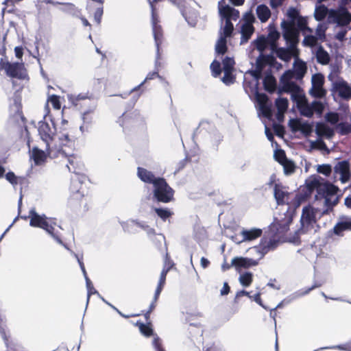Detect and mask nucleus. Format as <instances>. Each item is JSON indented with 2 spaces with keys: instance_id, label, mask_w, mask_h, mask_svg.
<instances>
[{
  "instance_id": "nucleus-18",
  "label": "nucleus",
  "mask_w": 351,
  "mask_h": 351,
  "mask_svg": "<svg viewBox=\"0 0 351 351\" xmlns=\"http://www.w3.org/2000/svg\"><path fill=\"white\" fill-rule=\"evenodd\" d=\"M219 13L226 20L236 21L239 17V12L229 5L219 7Z\"/></svg>"
},
{
  "instance_id": "nucleus-57",
  "label": "nucleus",
  "mask_w": 351,
  "mask_h": 351,
  "mask_svg": "<svg viewBox=\"0 0 351 351\" xmlns=\"http://www.w3.org/2000/svg\"><path fill=\"white\" fill-rule=\"evenodd\" d=\"M256 97L260 107L267 104L269 98L265 93H257Z\"/></svg>"
},
{
  "instance_id": "nucleus-49",
  "label": "nucleus",
  "mask_w": 351,
  "mask_h": 351,
  "mask_svg": "<svg viewBox=\"0 0 351 351\" xmlns=\"http://www.w3.org/2000/svg\"><path fill=\"white\" fill-rule=\"evenodd\" d=\"M317 172L326 176H329L332 172V167L328 164L321 165L317 167Z\"/></svg>"
},
{
  "instance_id": "nucleus-32",
  "label": "nucleus",
  "mask_w": 351,
  "mask_h": 351,
  "mask_svg": "<svg viewBox=\"0 0 351 351\" xmlns=\"http://www.w3.org/2000/svg\"><path fill=\"white\" fill-rule=\"evenodd\" d=\"M275 104L278 110V119H280V117H283V114L287 110L289 101L287 98H278Z\"/></svg>"
},
{
  "instance_id": "nucleus-41",
  "label": "nucleus",
  "mask_w": 351,
  "mask_h": 351,
  "mask_svg": "<svg viewBox=\"0 0 351 351\" xmlns=\"http://www.w3.org/2000/svg\"><path fill=\"white\" fill-rule=\"evenodd\" d=\"M173 267V264H171L169 267H168L167 268L166 267H163V269H162V270L161 271V274H160V279H159V281H158V287L164 288L165 285V282H166V277H167V273L170 271V269Z\"/></svg>"
},
{
  "instance_id": "nucleus-24",
  "label": "nucleus",
  "mask_w": 351,
  "mask_h": 351,
  "mask_svg": "<svg viewBox=\"0 0 351 351\" xmlns=\"http://www.w3.org/2000/svg\"><path fill=\"white\" fill-rule=\"evenodd\" d=\"M256 14L261 23H265L271 16V11L267 5L261 4L256 8Z\"/></svg>"
},
{
  "instance_id": "nucleus-44",
  "label": "nucleus",
  "mask_w": 351,
  "mask_h": 351,
  "mask_svg": "<svg viewBox=\"0 0 351 351\" xmlns=\"http://www.w3.org/2000/svg\"><path fill=\"white\" fill-rule=\"evenodd\" d=\"M322 184L320 183V182L315 178L311 180L306 182V186L310 193H312L315 189L319 190Z\"/></svg>"
},
{
  "instance_id": "nucleus-40",
  "label": "nucleus",
  "mask_w": 351,
  "mask_h": 351,
  "mask_svg": "<svg viewBox=\"0 0 351 351\" xmlns=\"http://www.w3.org/2000/svg\"><path fill=\"white\" fill-rule=\"evenodd\" d=\"M269 46V43H267V38H265V36H261L258 37L256 40V49L261 51L263 52L266 49V48Z\"/></svg>"
},
{
  "instance_id": "nucleus-36",
  "label": "nucleus",
  "mask_w": 351,
  "mask_h": 351,
  "mask_svg": "<svg viewBox=\"0 0 351 351\" xmlns=\"http://www.w3.org/2000/svg\"><path fill=\"white\" fill-rule=\"evenodd\" d=\"M328 12V10L325 5H319L315 9L314 14L315 19L318 21H321L326 18Z\"/></svg>"
},
{
  "instance_id": "nucleus-21",
  "label": "nucleus",
  "mask_w": 351,
  "mask_h": 351,
  "mask_svg": "<svg viewBox=\"0 0 351 351\" xmlns=\"http://www.w3.org/2000/svg\"><path fill=\"white\" fill-rule=\"evenodd\" d=\"M263 231L259 228H252L250 230H243L241 232L243 237V241H253L259 238L262 235Z\"/></svg>"
},
{
  "instance_id": "nucleus-1",
  "label": "nucleus",
  "mask_w": 351,
  "mask_h": 351,
  "mask_svg": "<svg viewBox=\"0 0 351 351\" xmlns=\"http://www.w3.org/2000/svg\"><path fill=\"white\" fill-rule=\"evenodd\" d=\"M58 150L60 152L59 157L61 156L67 159L68 164L66 167L69 171L77 175L75 178L71 180L70 186L71 202L73 204L78 202H81L83 198L88 195L87 191L82 184L87 178L86 175L83 173L84 165L77 155H68L62 149H58Z\"/></svg>"
},
{
  "instance_id": "nucleus-48",
  "label": "nucleus",
  "mask_w": 351,
  "mask_h": 351,
  "mask_svg": "<svg viewBox=\"0 0 351 351\" xmlns=\"http://www.w3.org/2000/svg\"><path fill=\"white\" fill-rule=\"evenodd\" d=\"M160 75L158 74V71H154V72H150L149 73L145 79L144 80V81L143 82H141L138 86H137L136 87L134 88L132 90V92L133 91H136L137 90H138L140 88V87L141 86H143L147 81H149V80H154L156 77H159Z\"/></svg>"
},
{
  "instance_id": "nucleus-19",
  "label": "nucleus",
  "mask_w": 351,
  "mask_h": 351,
  "mask_svg": "<svg viewBox=\"0 0 351 351\" xmlns=\"http://www.w3.org/2000/svg\"><path fill=\"white\" fill-rule=\"evenodd\" d=\"M295 78L302 80L307 71V66L305 62L302 60H296L293 64V70Z\"/></svg>"
},
{
  "instance_id": "nucleus-33",
  "label": "nucleus",
  "mask_w": 351,
  "mask_h": 351,
  "mask_svg": "<svg viewBox=\"0 0 351 351\" xmlns=\"http://www.w3.org/2000/svg\"><path fill=\"white\" fill-rule=\"evenodd\" d=\"M298 108L302 115L308 118L313 117L311 104L309 105L306 99L298 103Z\"/></svg>"
},
{
  "instance_id": "nucleus-59",
  "label": "nucleus",
  "mask_w": 351,
  "mask_h": 351,
  "mask_svg": "<svg viewBox=\"0 0 351 351\" xmlns=\"http://www.w3.org/2000/svg\"><path fill=\"white\" fill-rule=\"evenodd\" d=\"M103 13H104L103 5H99L97 8V10H96V11L95 12V14H94L95 21H96V23L98 25H99L101 23V17H102Z\"/></svg>"
},
{
  "instance_id": "nucleus-58",
  "label": "nucleus",
  "mask_w": 351,
  "mask_h": 351,
  "mask_svg": "<svg viewBox=\"0 0 351 351\" xmlns=\"http://www.w3.org/2000/svg\"><path fill=\"white\" fill-rule=\"evenodd\" d=\"M300 131L304 134L306 136H308L311 134L313 131V128L311 125L308 123H302L300 127Z\"/></svg>"
},
{
  "instance_id": "nucleus-3",
  "label": "nucleus",
  "mask_w": 351,
  "mask_h": 351,
  "mask_svg": "<svg viewBox=\"0 0 351 351\" xmlns=\"http://www.w3.org/2000/svg\"><path fill=\"white\" fill-rule=\"evenodd\" d=\"M29 217L30 218L29 225L31 226L45 230L57 241L61 243L60 237L54 232L53 225H56L55 222L48 221L47 217L45 215H38L34 209L29 211Z\"/></svg>"
},
{
  "instance_id": "nucleus-28",
  "label": "nucleus",
  "mask_w": 351,
  "mask_h": 351,
  "mask_svg": "<svg viewBox=\"0 0 351 351\" xmlns=\"http://www.w3.org/2000/svg\"><path fill=\"white\" fill-rule=\"evenodd\" d=\"M289 193L286 191H284L279 184H275L274 197L278 205H283L285 204V197H287Z\"/></svg>"
},
{
  "instance_id": "nucleus-5",
  "label": "nucleus",
  "mask_w": 351,
  "mask_h": 351,
  "mask_svg": "<svg viewBox=\"0 0 351 351\" xmlns=\"http://www.w3.org/2000/svg\"><path fill=\"white\" fill-rule=\"evenodd\" d=\"M38 133L42 140L47 145V152L50 158H56L59 157L60 152L56 147L51 146L53 141L54 134L51 131V127L47 123H42L38 128Z\"/></svg>"
},
{
  "instance_id": "nucleus-12",
  "label": "nucleus",
  "mask_w": 351,
  "mask_h": 351,
  "mask_svg": "<svg viewBox=\"0 0 351 351\" xmlns=\"http://www.w3.org/2000/svg\"><path fill=\"white\" fill-rule=\"evenodd\" d=\"M271 51L276 52L278 58L285 62H289L293 56H298V50L291 45L289 48L278 47L277 46L276 49Z\"/></svg>"
},
{
  "instance_id": "nucleus-38",
  "label": "nucleus",
  "mask_w": 351,
  "mask_h": 351,
  "mask_svg": "<svg viewBox=\"0 0 351 351\" xmlns=\"http://www.w3.org/2000/svg\"><path fill=\"white\" fill-rule=\"evenodd\" d=\"M253 281V275L250 272H245L239 277V282L243 287H249Z\"/></svg>"
},
{
  "instance_id": "nucleus-16",
  "label": "nucleus",
  "mask_w": 351,
  "mask_h": 351,
  "mask_svg": "<svg viewBox=\"0 0 351 351\" xmlns=\"http://www.w3.org/2000/svg\"><path fill=\"white\" fill-rule=\"evenodd\" d=\"M258 264V263L257 261L244 257H235L232 260V265L238 271L241 268L248 269L249 267L256 266Z\"/></svg>"
},
{
  "instance_id": "nucleus-8",
  "label": "nucleus",
  "mask_w": 351,
  "mask_h": 351,
  "mask_svg": "<svg viewBox=\"0 0 351 351\" xmlns=\"http://www.w3.org/2000/svg\"><path fill=\"white\" fill-rule=\"evenodd\" d=\"M329 16L332 18L334 21L339 26H346L351 22V14L346 8H342L339 10H331Z\"/></svg>"
},
{
  "instance_id": "nucleus-6",
  "label": "nucleus",
  "mask_w": 351,
  "mask_h": 351,
  "mask_svg": "<svg viewBox=\"0 0 351 351\" xmlns=\"http://www.w3.org/2000/svg\"><path fill=\"white\" fill-rule=\"evenodd\" d=\"M316 221V211L315 208L310 205L304 206L302 208L300 218L301 227L298 231V233H306L309 230L313 228V224L315 223Z\"/></svg>"
},
{
  "instance_id": "nucleus-42",
  "label": "nucleus",
  "mask_w": 351,
  "mask_h": 351,
  "mask_svg": "<svg viewBox=\"0 0 351 351\" xmlns=\"http://www.w3.org/2000/svg\"><path fill=\"white\" fill-rule=\"evenodd\" d=\"M339 132L341 135H347L351 133V123L341 122L338 124Z\"/></svg>"
},
{
  "instance_id": "nucleus-29",
  "label": "nucleus",
  "mask_w": 351,
  "mask_h": 351,
  "mask_svg": "<svg viewBox=\"0 0 351 351\" xmlns=\"http://www.w3.org/2000/svg\"><path fill=\"white\" fill-rule=\"evenodd\" d=\"M263 86L265 90L271 93L276 88V78L271 74L267 75L263 79Z\"/></svg>"
},
{
  "instance_id": "nucleus-35",
  "label": "nucleus",
  "mask_w": 351,
  "mask_h": 351,
  "mask_svg": "<svg viewBox=\"0 0 351 351\" xmlns=\"http://www.w3.org/2000/svg\"><path fill=\"white\" fill-rule=\"evenodd\" d=\"M254 32V27L252 24L245 23L241 27V34L243 38L245 40H249Z\"/></svg>"
},
{
  "instance_id": "nucleus-56",
  "label": "nucleus",
  "mask_w": 351,
  "mask_h": 351,
  "mask_svg": "<svg viewBox=\"0 0 351 351\" xmlns=\"http://www.w3.org/2000/svg\"><path fill=\"white\" fill-rule=\"evenodd\" d=\"M302 123L300 119H293L289 121V126L292 131L297 132L300 130Z\"/></svg>"
},
{
  "instance_id": "nucleus-34",
  "label": "nucleus",
  "mask_w": 351,
  "mask_h": 351,
  "mask_svg": "<svg viewBox=\"0 0 351 351\" xmlns=\"http://www.w3.org/2000/svg\"><path fill=\"white\" fill-rule=\"evenodd\" d=\"M215 51L217 54L224 55L228 51L226 38L221 37L217 42Z\"/></svg>"
},
{
  "instance_id": "nucleus-63",
  "label": "nucleus",
  "mask_w": 351,
  "mask_h": 351,
  "mask_svg": "<svg viewBox=\"0 0 351 351\" xmlns=\"http://www.w3.org/2000/svg\"><path fill=\"white\" fill-rule=\"evenodd\" d=\"M152 343L156 351H166L162 347L161 339L158 336L154 338Z\"/></svg>"
},
{
  "instance_id": "nucleus-13",
  "label": "nucleus",
  "mask_w": 351,
  "mask_h": 351,
  "mask_svg": "<svg viewBox=\"0 0 351 351\" xmlns=\"http://www.w3.org/2000/svg\"><path fill=\"white\" fill-rule=\"evenodd\" d=\"M293 78H295V75L292 70H287L283 73L280 78V82L283 84V91L287 93L295 90L298 88L297 84L291 81Z\"/></svg>"
},
{
  "instance_id": "nucleus-47",
  "label": "nucleus",
  "mask_w": 351,
  "mask_h": 351,
  "mask_svg": "<svg viewBox=\"0 0 351 351\" xmlns=\"http://www.w3.org/2000/svg\"><path fill=\"white\" fill-rule=\"evenodd\" d=\"M223 71H232L234 69V60L232 58L226 57L223 60Z\"/></svg>"
},
{
  "instance_id": "nucleus-27",
  "label": "nucleus",
  "mask_w": 351,
  "mask_h": 351,
  "mask_svg": "<svg viewBox=\"0 0 351 351\" xmlns=\"http://www.w3.org/2000/svg\"><path fill=\"white\" fill-rule=\"evenodd\" d=\"M265 38H267V43L269 45L270 49H276L278 46L277 41L280 38V33L276 29H271Z\"/></svg>"
},
{
  "instance_id": "nucleus-9",
  "label": "nucleus",
  "mask_w": 351,
  "mask_h": 351,
  "mask_svg": "<svg viewBox=\"0 0 351 351\" xmlns=\"http://www.w3.org/2000/svg\"><path fill=\"white\" fill-rule=\"evenodd\" d=\"M278 242L274 238L263 237L261 239L259 244L255 246L256 252L261 254L263 258L269 251L275 250L278 246Z\"/></svg>"
},
{
  "instance_id": "nucleus-46",
  "label": "nucleus",
  "mask_w": 351,
  "mask_h": 351,
  "mask_svg": "<svg viewBox=\"0 0 351 351\" xmlns=\"http://www.w3.org/2000/svg\"><path fill=\"white\" fill-rule=\"evenodd\" d=\"M210 69L213 76L215 77H218L221 73L220 62L217 60H214L210 64Z\"/></svg>"
},
{
  "instance_id": "nucleus-55",
  "label": "nucleus",
  "mask_w": 351,
  "mask_h": 351,
  "mask_svg": "<svg viewBox=\"0 0 351 351\" xmlns=\"http://www.w3.org/2000/svg\"><path fill=\"white\" fill-rule=\"evenodd\" d=\"M275 158L280 165L288 159L285 151L282 149L278 150L275 153Z\"/></svg>"
},
{
  "instance_id": "nucleus-51",
  "label": "nucleus",
  "mask_w": 351,
  "mask_h": 351,
  "mask_svg": "<svg viewBox=\"0 0 351 351\" xmlns=\"http://www.w3.org/2000/svg\"><path fill=\"white\" fill-rule=\"evenodd\" d=\"M317 38L313 35L306 36L304 38L303 43L306 46L314 47L317 45Z\"/></svg>"
},
{
  "instance_id": "nucleus-45",
  "label": "nucleus",
  "mask_w": 351,
  "mask_h": 351,
  "mask_svg": "<svg viewBox=\"0 0 351 351\" xmlns=\"http://www.w3.org/2000/svg\"><path fill=\"white\" fill-rule=\"evenodd\" d=\"M311 108L313 110V114L315 112L317 114L321 115L324 110V106L321 101H313L311 103Z\"/></svg>"
},
{
  "instance_id": "nucleus-23",
  "label": "nucleus",
  "mask_w": 351,
  "mask_h": 351,
  "mask_svg": "<svg viewBox=\"0 0 351 351\" xmlns=\"http://www.w3.org/2000/svg\"><path fill=\"white\" fill-rule=\"evenodd\" d=\"M48 156L47 148L45 151H43L38 147H34L32 149V158L36 165H40L45 162Z\"/></svg>"
},
{
  "instance_id": "nucleus-43",
  "label": "nucleus",
  "mask_w": 351,
  "mask_h": 351,
  "mask_svg": "<svg viewBox=\"0 0 351 351\" xmlns=\"http://www.w3.org/2000/svg\"><path fill=\"white\" fill-rule=\"evenodd\" d=\"M234 30V26L231 20L227 19L225 21V25L223 30V38L230 37Z\"/></svg>"
},
{
  "instance_id": "nucleus-10",
  "label": "nucleus",
  "mask_w": 351,
  "mask_h": 351,
  "mask_svg": "<svg viewBox=\"0 0 351 351\" xmlns=\"http://www.w3.org/2000/svg\"><path fill=\"white\" fill-rule=\"evenodd\" d=\"M284 33L283 37L287 42L290 43V45L296 47V45L298 43L299 32L295 28L293 23H285L283 25Z\"/></svg>"
},
{
  "instance_id": "nucleus-25",
  "label": "nucleus",
  "mask_w": 351,
  "mask_h": 351,
  "mask_svg": "<svg viewBox=\"0 0 351 351\" xmlns=\"http://www.w3.org/2000/svg\"><path fill=\"white\" fill-rule=\"evenodd\" d=\"M153 36L156 46L157 53H159L160 45L163 41V29L162 26H155L152 27Z\"/></svg>"
},
{
  "instance_id": "nucleus-26",
  "label": "nucleus",
  "mask_w": 351,
  "mask_h": 351,
  "mask_svg": "<svg viewBox=\"0 0 351 351\" xmlns=\"http://www.w3.org/2000/svg\"><path fill=\"white\" fill-rule=\"evenodd\" d=\"M135 325L138 327L141 333L145 337H149L154 335V330L151 322L144 324L140 321H137Z\"/></svg>"
},
{
  "instance_id": "nucleus-17",
  "label": "nucleus",
  "mask_w": 351,
  "mask_h": 351,
  "mask_svg": "<svg viewBox=\"0 0 351 351\" xmlns=\"http://www.w3.org/2000/svg\"><path fill=\"white\" fill-rule=\"evenodd\" d=\"M341 219L333 228V232L338 236H342L344 231L351 230V219L343 217Z\"/></svg>"
},
{
  "instance_id": "nucleus-30",
  "label": "nucleus",
  "mask_w": 351,
  "mask_h": 351,
  "mask_svg": "<svg viewBox=\"0 0 351 351\" xmlns=\"http://www.w3.org/2000/svg\"><path fill=\"white\" fill-rule=\"evenodd\" d=\"M316 59L318 63L326 65L330 62V58L328 53L320 46L316 52Z\"/></svg>"
},
{
  "instance_id": "nucleus-7",
  "label": "nucleus",
  "mask_w": 351,
  "mask_h": 351,
  "mask_svg": "<svg viewBox=\"0 0 351 351\" xmlns=\"http://www.w3.org/2000/svg\"><path fill=\"white\" fill-rule=\"evenodd\" d=\"M312 88L311 95L315 98H322L326 96V90L324 88V77L322 73H316L312 76Z\"/></svg>"
},
{
  "instance_id": "nucleus-50",
  "label": "nucleus",
  "mask_w": 351,
  "mask_h": 351,
  "mask_svg": "<svg viewBox=\"0 0 351 351\" xmlns=\"http://www.w3.org/2000/svg\"><path fill=\"white\" fill-rule=\"evenodd\" d=\"M48 101H49L53 108L56 110H60L61 108V104L60 101V97L56 95H52L49 97Z\"/></svg>"
},
{
  "instance_id": "nucleus-11",
  "label": "nucleus",
  "mask_w": 351,
  "mask_h": 351,
  "mask_svg": "<svg viewBox=\"0 0 351 351\" xmlns=\"http://www.w3.org/2000/svg\"><path fill=\"white\" fill-rule=\"evenodd\" d=\"M335 173L340 174V180L345 184L348 182L350 178V165L348 160L338 162L334 167Z\"/></svg>"
},
{
  "instance_id": "nucleus-22",
  "label": "nucleus",
  "mask_w": 351,
  "mask_h": 351,
  "mask_svg": "<svg viewBox=\"0 0 351 351\" xmlns=\"http://www.w3.org/2000/svg\"><path fill=\"white\" fill-rule=\"evenodd\" d=\"M335 88L341 98L346 99L351 98V86H348L346 82L336 84Z\"/></svg>"
},
{
  "instance_id": "nucleus-61",
  "label": "nucleus",
  "mask_w": 351,
  "mask_h": 351,
  "mask_svg": "<svg viewBox=\"0 0 351 351\" xmlns=\"http://www.w3.org/2000/svg\"><path fill=\"white\" fill-rule=\"evenodd\" d=\"M4 176L5 179L12 185H16L18 184V178L16 176L14 172L9 171Z\"/></svg>"
},
{
  "instance_id": "nucleus-54",
  "label": "nucleus",
  "mask_w": 351,
  "mask_h": 351,
  "mask_svg": "<svg viewBox=\"0 0 351 351\" xmlns=\"http://www.w3.org/2000/svg\"><path fill=\"white\" fill-rule=\"evenodd\" d=\"M297 26L300 30L304 31L308 29L311 31L307 27V20L301 16L297 19Z\"/></svg>"
},
{
  "instance_id": "nucleus-60",
  "label": "nucleus",
  "mask_w": 351,
  "mask_h": 351,
  "mask_svg": "<svg viewBox=\"0 0 351 351\" xmlns=\"http://www.w3.org/2000/svg\"><path fill=\"white\" fill-rule=\"evenodd\" d=\"M152 10V27L155 26H160L159 16L156 11V8L151 9Z\"/></svg>"
},
{
  "instance_id": "nucleus-2",
  "label": "nucleus",
  "mask_w": 351,
  "mask_h": 351,
  "mask_svg": "<svg viewBox=\"0 0 351 351\" xmlns=\"http://www.w3.org/2000/svg\"><path fill=\"white\" fill-rule=\"evenodd\" d=\"M153 187V199L156 202L167 204L175 199V191L164 178H161Z\"/></svg>"
},
{
  "instance_id": "nucleus-37",
  "label": "nucleus",
  "mask_w": 351,
  "mask_h": 351,
  "mask_svg": "<svg viewBox=\"0 0 351 351\" xmlns=\"http://www.w3.org/2000/svg\"><path fill=\"white\" fill-rule=\"evenodd\" d=\"M63 11L65 13L75 17H80V15H81L80 10L72 3L65 4V8L63 9Z\"/></svg>"
},
{
  "instance_id": "nucleus-20",
  "label": "nucleus",
  "mask_w": 351,
  "mask_h": 351,
  "mask_svg": "<svg viewBox=\"0 0 351 351\" xmlns=\"http://www.w3.org/2000/svg\"><path fill=\"white\" fill-rule=\"evenodd\" d=\"M315 132L319 136H324L326 138H331L334 135V130L324 123H317Z\"/></svg>"
},
{
  "instance_id": "nucleus-64",
  "label": "nucleus",
  "mask_w": 351,
  "mask_h": 351,
  "mask_svg": "<svg viewBox=\"0 0 351 351\" xmlns=\"http://www.w3.org/2000/svg\"><path fill=\"white\" fill-rule=\"evenodd\" d=\"M287 15L293 21L297 20L300 16L298 10L295 8H290L288 10Z\"/></svg>"
},
{
  "instance_id": "nucleus-39",
  "label": "nucleus",
  "mask_w": 351,
  "mask_h": 351,
  "mask_svg": "<svg viewBox=\"0 0 351 351\" xmlns=\"http://www.w3.org/2000/svg\"><path fill=\"white\" fill-rule=\"evenodd\" d=\"M284 169V172L286 175H290L295 172V163L291 160L287 159L283 163L281 164Z\"/></svg>"
},
{
  "instance_id": "nucleus-4",
  "label": "nucleus",
  "mask_w": 351,
  "mask_h": 351,
  "mask_svg": "<svg viewBox=\"0 0 351 351\" xmlns=\"http://www.w3.org/2000/svg\"><path fill=\"white\" fill-rule=\"evenodd\" d=\"M4 70L7 76L20 80H29L27 71L23 62H10L3 59L0 61V71Z\"/></svg>"
},
{
  "instance_id": "nucleus-31",
  "label": "nucleus",
  "mask_w": 351,
  "mask_h": 351,
  "mask_svg": "<svg viewBox=\"0 0 351 351\" xmlns=\"http://www.w3.org/2000/svg\"><path fill=\"white\" fill-rule=\"evenodd\" d=\"M154 211L163 221H166L167 219L171 218L174 214L173 212L168 208H154Z\"/></svg>"
},
{
  "instance_id": "nucleus-52",
  "label": "nucleus",
  "mask_w": 351,
  "mask_h": 351,
  "mask_svg": "<svg viewBox=\"0 0 351 351\" xmlns=\"http://www.w3.org/2000/svg\"><path fill=\"white\" fill-rule=\"evenodd\" d=\"M234 77L232 75V71H224V75L222 78V81L226 84H230L234 83Z\"/></svg>"
},
{
  "instance_id": "nucleus-14",
  "label": "nucleus",
  "mask_w": 351,
  "mask_h": 351,
  "mask_svg": "<svg viewBox=\"0 0 351 351\" xmlns=\"http://www.w3.org/2000/svg\"><path fill=\"white\" fill-rule=\"evenodd\" d=\"M139 120V114L134 111H129L124 112L119 118V122L123 128L134 125Z\"/></svg>"
},
{
  "instance_id": "nucleus-62",
  "label": "nucleus",
  "mask_w": 351,
  "mask_h": 351,
  "mask_svg": "<svg viewBox=\"0 0 351 351\" xmlns=\"http://www.w3.org/2000/svg\"><path fill=\"white\" fill-rule=\"evenodd\" d=\"M86 282V287L88 289V300H89V298L91 295L97 293V291L93 287V285L88 277L85 278Z\"/></svg>"
},
{
  "instance_id": "nucleus-53",
  "label": "nucleus",
  "mask_w": 351,
  "mask_h": 351,
  "mask_svg": "<svg viewBox=\"0 0 351 351\" xmlns=\"http://www.w3.org/2000/svg\"><path fill=\"white\" fill-rule=\"evenodd\" d=\"M326 119L328 122L335 125L339 121V114L337 112H328L326 114Z\"/></svg>"
},
{
  "instance_id": "nucleus-15",
  "label": "nucleus",
  "mask_w": 351,
  "mask_h": 351,
  "mask_svg": "<svg viewBox=\"0 0 351 351\" xmlns=\"http://www.w3.org/2000/svg\"><path fill=\"white\" fill-rule=\"evenodd\" d=\"M137 176L142 182L152 184L153 186L161 178L156 177L152 171L140 167L137 168Z\"/></svg>"
}]
</instances>
